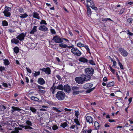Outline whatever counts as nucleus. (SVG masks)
<instances>
[{"mask_svg": "<svg viewBox=\"0 0 133 133\" xmlns=\"http://www.w3.org/2000/svg\"><path fill=\"white\" fill-rule=\"evenodd\" d=\"M91 77L87 76L86 75H83L80 77H77L75 80L77 83L79 84H82L86 81H88L91 78Z\"/></svg>", "mask_w": 133, "mask_h": 133, "instance_id": "1", "label": "nucleus"}, {"mask_svg": "<svg viewBox=\"0 0 133 133\" xmlns=\"http://www.w3.org/2000/svg\"><path fill=\"white\" fill-rule=\"evenodd\" d=\"M65 95V94L64 92L60 91L57 92L56 94V97L58 100L62 101L64 99Z\"/></svg>", "mask_w": 133, "mask_h": 133, "instance_id": "2", "label": "nucleus"}, {"mask_svg": "<svg viewBox=\"0 0 133 133\" xmlns=\"http://www.w3.org/2000/svg\"><path fill=\"white\" fill-rule=\"evenodd\" d=\"M71 52L73 55L77 56H80L82 54L81 52L75 47L72 48L71 49Z\"/></svg>", "mask_w": 133, "mask_h": 133, "instance_id": "3", "label": "nucleus"}, {"mask_svg": "<svg viewBox=\"0 0 133 133\" xmlns=\"http://www.w3.org/2000/svg\"><path fill=\"white\" fill-rule=\"evenodd\" d=\"M87 76H92L94 72V69L90 68H86L84 70Z\"/></svg>", "mask_w": 133, "mask_h": 133, "instance_id": "4", "label": "nucleus"}, {"mask_svg": "<svg viewBox=\"0 0 133 133\" xmlns=\"http://www.w3.org/2000/svg\"><path fill=\"white\" fill-rule=\"evenodd\" d=\"M26 123L28 125L25 127V128L29 131H32L34 130L30 126H32V123L31 122L29 121H27L26 122Z\"/></svg>", "mask_w": 133, "mask_h": 133, "instance_id": "5", "label": "nucleus"}, {"mask_svg": "<svg viewBox=\"0 0 133 133\" xmlns=\"http://www.w3.org/2000/svg\"><path fill=\"white\" fill-rule=\"evenodd\" d=\"M118 51L123 57H125L128 56V53L127 51L122 48H120L118 49Z\"/></svg>", "mask_w": 133, "mask_h": 133, "instance_id": "6", "label": "nucleus"}, {"mask_svg": "<svg viewBox=\"0 0 133 133\" xmlns=\"http://www.w3.org/2000/svg\"><path fill=\"white\" fill-rule=\"evenodd\" d=\"M1 125H2L4 128L8 129V122L7 121L4 120L2 122H0V131L3 130Z\"/></svg>", "mask_w": 133, "mask_h": 133, "instance_id": "7", "label": "nucleus"}, {"mask_svg": "<svg viewBox=\"0 0 133 133\" xmlns=\"http://www.w3.org/2000/svg\"><path fill=\"white\" fill-rule=\"evenodd\" d=\"M15 123L13 124H10L9 123V129L10 130H11L15 128V130L12 131L10 133H18L19 132L18 129H16L15 127Z\"/></svg>", "mask_w": 133, "mask_h": 133, "instance_id": "8", "label": "nucleus"}, {"mask_svg": "<svg viewBox=\"0 0 133 133\" xmlns=\"http://www.w3.org/2000/svg\"><path fill=\"white\" fill-rule=\"evenodd\" d=\"M52 40L54 41L56 43H62L63 42V39H62L61 38L57 36H55L53 37Z\"/></svg>", "mask_w": 133, "mask_h": 133, "instance_id": "9", "label": "nucleus"}, {"mask_svg": "<svg viewBox=\"0 0 133 133\" xmlns=\"http://www.w3.org/2000/svg\"><path fill=\"white\" fill-rule=\"evenodd\" d=\"M12 108L13 109L12 110V112H13L14 111L16 110L19 111L20 112H21L22 114H25L27 113V111L23 109H20L18 108L13 107H12Z\"/></svg>", "mask_w": 133, "mask_h": 133, "instance_id": "10", "label": "nucleus"}, {"mask_svg": "<svg viewBox=\"0 0 133 133\" xmlns=\"http://www.w3.org/2000/svg\"><path fill=\"white\" fill-rule=\"evenodd\" d=\"M79 88L77 87H73L72 88V91L74 95L78 94L79 92H81V91H79Z\"/></svg>", "mask_w": 133, "mask_h": 133, "instance_id": "11", "label": "nucleus"}, {"mask_svg": "<svg viewBox=\"0 0 133 133\" xmlns=\"http://www.w3.org/2000/svg\"><path fill=\"white\" fill-rule=\"evenodd\" d=\"M93 84L91 83H86L84 85L83 88L85 89H90L93 87Z\"/></svg>", "mask_w": 133, "mask_h": 133, "instance_id": "12", "label": "nucleus"}, {"mask_svg": "<svg viewBox=\"0 0 133 133\" xmlns=\"http://www.w3.org/2000/svg\"><path fill=\"white\" fill-rule=\"evenodd\" d=\"M25 36L26 34H24L22 33L18 35L16 38L18 39L20 41H21L24 39Z\"/></svg>", "mask_w": 133, "mask_h": 133, "instance_id": "13", "label": "nucleus"}, {"mask_svg": "<svg viewBox=\"0 0 133 133\" xmlns=\"http://www.w3.org/2000/svg\"><path fill=\"white\" fill-rule=\"evenodd\" d=\"M41 70L43 72H45L46 74L49 75L51 74V70L50 68L49 67L42 69Z\"/></svg>", "mask_w": 133, "mask_h": 133, "instance_id": "14", "label": "nucleus"}, {"mask_svg": "<svg viewBox=\"0 0 133 133\" xmlns=\"http://www.w3.org/2000/svg\"><path fill=\"white\" fill-rule=\"evenodd\" d=\"M71 89L70 87L68 84L65 85L63 87V90L68 93L70 92Z\"/></svg>", "mask_w": 133, "mask_h": 133, "instance_id": "15", "label": "nucleus"}, {"mask_svg": "<svg viewBox=\"0 0 133 133\" xmlns=\"http://www.w3.org/2000/svg\"><path fill=\"white\" fill-rule=\"evenodd\" d=\"M38 29L40 30L44 31H46L48 30V28L43 25H41L39 27Z\"/></svg>", "mask_w": 133, "mask_h": 133, "instance_id": "16", "label": "nucleus"}, {"mask_svg": "<svg viewBox=\"0 0 133 133\" xmlns=\"http://www.w3.org/2000/svg\"><path fill=\"white\" fill-rule=\"evenodd\" d=\"M86 119L87 122L89 124L92 123L93 122V119L92 117L90 116H88L86 117Z\"/></svg>", "mask_w": 133, "mask_h": 133, "instance_id": "17", "label": "nucleus"}, {"mask_svg": "<svg viewBox=\"0 0 133 133\" xmlns=\"http://www.w3.org/2000/svg\"><path fill=\"white\" fill-rule=\"evenodd\" d=\"M78 60L79 61L84 63H87L88 61L87 59L83 57H80Z\"/></svg>", "mask_w": 133, "mask_h": 133, "instance_id": "18", "label": "nucleus"}, {"mask_svg": "<svg viewBox=\"0 0 133 133\" xmlns=\"http://www.w3.org/2000/svg\"><path fill=\"white\" fill-rule=\"evenodd\" d=\"M56 83H53L52 86L50 89V90L52 92V94H54L55 93V91L56 89V87L55 86V85H56Z\"/></svg>", "mask_w": 133, "mask_h": 133, "instance_id": "19", "label": "nucleus"}, {"mask_svg": "<svg viewBox=\"0 0 133 133\" xmlns=\"http://www.w3.org/2000/svg\"><path fill=\"white\" fill-rule=\"evenodd\" d=\"M38 83L41 85H43L45 83V81L42 78H39L37 80Z\"/></svg>", "mask_w": 133, "mask_h": 133, "instance_id": "20", "label": "nucleus"}, {"mask_svg": "<svg viewBox=\"0 0 133 133\" xmlns=\"http://www.w3.org/2000/svg\"><path fill=\"white\" fill-rule=\"evenodd\" d=\"M4 15L7 17H8V6H5L4 10L3 12Z\"/></svg>", "mask_w": 133, "mask_h": 133, "instance_id": "21", "label": "nucleus"}, {"mask_svg": "<svg viewBox=\"0 0 133 133\" xmlns=\"http://www.w3.org/2000/svg\"><path fill=\"white\" fill-rule=\"evenodd\" d=\"M94 126L95 127V129L98 130L99 128L100 125L99 123L97 121H95L94 123Z\"/></svg>", "mask_w": 133, "mask_h": 133, "instance_id": "22", "label": "nucleus"}, {"mask_svg": "<svg viewBox=\"0 0 133 133\" xmlns=\"http://www.w3.org/2000/svg\"><path fill=\"white\" fill-rule=\"evenodd\" d=\"M37 26H34L33 27L32 29L29 32V33L31 34H34L37 31Z\"/></svg>", "mask_w": 133, "mask_h": 133, "instance_id": "23", "label": "nucleus"}, {"mask_svg": "<svg viewBox=\"0 0 133 133\" xmlns=\"http://www.w3.org/2000/svg\"><path fill=\"white\" fill-rule=\"evenodd\" d=\"M87 5L89 7L91 6V5H94V4L93 1L91 0H86Z\"/></svg>", "mask_w": 133, "mask_h": 133, "instance_id": "24", "label": "nucleus"}, {"mask_svg": "<svg viewBox=\"0 0 133 133\" xmlns=\"http://www.w3.org/2000/svg\"><path fill=\"white\" fill-rule=\"evenodd\" d=\"M87 14L89 16L91 15V10L88 5H87Z\"/></svg>", "mask_w": 133, "mask_h": 133, "instance_id": "25", "label": "nucleus"}, {"mask_svg": "<svg viewBox=\"0 0 133 133\" xmlns=\"http://www.w3.org/2000/svg\"><path fill=\"white\" fill-rule=\"evenodd\" d=\"M33 17L38 19H40V16L39 14L37 12H34L33 14Z\"/></svg>", "mask_w": 133, "mask_h": 133, "instance_id": "26", "label": "nucleus"}, {"mask_svg": "<svg viewBox=\"0 0 133 133\" xmlns=\"http://www.w3.org/2000/svg\"><path fill=\"white\" fill-rule=\"evenodd\" d=\"M40 73V72L39 71H34L32 73V74L34 77H36L37 76L39 75Z\"/></svg>", "mask_w": 133, "mask_h": 133, "instance_id": "27", "label": "nucleus"}, {"mask_svg": "<svg viewBox=\"0 0 133 133\" xmlns=\"http://www.w3.org/2000/svg\"><path fill=\"white\" fill-rule=\"evenodd\" d=\"M28 16V15L26 14V13H24L23 14H20L19 15V17L21 18H26Z\"/></svg>", "mask_w": 133, "mask_h": 133, "instance_id": "28", "label": "nucleus"}, {"mask_svg": "<svg viewBox=\"0 0 133 133\" xmlns=\"http://www.w3.org/2000/svg\"><path fill=\"white\" fill-rule=\"evenodd\" d=\"M56 89L61 90H63V87L62 84H59L56 87Z\"/></svg>", "mask_w": 133, "mask_h": 133, "instance_id": "29", "label": "nucleus"}, {"mask_svg": "<svg viewBox=\"0 0 133 133\" xmlns=\"http://www.w3.org/2000/svg\"><path fill=\"white\" fill-rule=\"evenodd\" d=\"M11 42L12 43L17 44L19 42V41L18 39L13 38L11 40Z\"/></svg>", "mask_w": 133, "mask_h": 133, "instance_id": "30", "label": "nucleus"}, {"mask_svg": "<svg viewBox=\"0 0 133 133\" xmlns=\"http://www.w3.org/2000/svg\"><path fill=\"white\" fill-rule=\"evenodd\" d=\"M102 20L104 22V23H106L107 21H110L113 22V21L110 18H102Z\"/></svg>", "mask_w": 133, "mask_h": 133, "instance_id": "31", "label": "nucleus"}, {"mask_svg": "<svg viewBox=\"0 0 133 133\" xmlns=\"http://www.w3.org/2000/svg\"><path fill=\"white\" fill-rule=\"evenodd\" d=\"M114 82L113 81H112L111 82H109L108 84L107 85V87L108 88L110 87H111L114 86Z\"/></svg>", "mask_w": 133, "mask_h": 133, "instance_id": "32", "label": "nucleus"}, {"mask_svg": "<svg viewBox=\"0 0 133 133\" xmlns=\"http://www.w3.org/2000/svg\"><path fill=\"white\" fill-rule=\"evenodd\" d=\"M59 47L61 48H65L68 47V45L66 44L62 43L59 44Z\"/></svg>", "mask_w": 133, "mask_h": 133, "instance_id": "33", "label": "nucleus"}, {"mask_svg": "<svg viewBox=\"0 0 133 133\" xmlns=\"http://www.w3.org/2000/svg\"><path fill=\"white\" fill-rule=\"evenodd\" d=\"M14 51L15 53H18L19 51V49L18 47L16 46L14 48Z\"/></svg>", "mask_w": 133, "mask_h": 133, "instance_id": "34", "label": "nucleus"}, {"mask_svg": "<svg viewBox=\"0 0 133 133\" xmlns=\"http://www.w3.org/2000/svg\"><path fill=\"white\" fill-rule=\"evenodd\" d=\"M84 45L81 42H78L77 44V46L79 48L83 47L84 46Z\"/></svg>", "mask_w": 133, "mask_h": 133, "instance_id": "35", "label": "nucleus"}, {"mask_svg": "<svg viewBox=\"0 0 133 133\" xmlns=\"http://www.w3.org/2000/svg\"><path fill=\"white\" fill-rule=\"evenodd\" d=\"M66 113L68 114H70L71 113V111H72V110L70 109H68L67 108H65L64 109Z\"/></svg>", "mask_w": 133, "mask_h": 133, "instance_id": "36", "label": "nucleus"}, {"mask_svg": "<svg viewBox=\"0 0 133 133\" xmlns=\"http://www.w3.org/2000/svg\"><path fill=\"white\" fill-rule=\"evenodd\" d=\"M83 47H84L86 49L87 52H88L90 54V50L88 45H84Z\"/></svg>", "mask_w": 133, "mask_h": 133, "instance_id": "37", "label": "nucleus"}, {"mask_svg": "<svg viewBox=\"0 0 133 133\" xmlns=\"http://www.w3.org/2000/svg\"><path fill=\"white\" fill-rule=\"evenodd\" d=\"M78 125H72L70 127V128L72 129H75L76 130H77L78 129Z\"/></svg>", "mask_w": 133, "mask_h": 133, "instance_id": "38", "label": "nucleus"}, {"mask_svg": "<svg viewBox=\"0 0 133 133\" xmlns=\"http://www.w3.org/2000/svg\"><path fill=\"white\" fill-rule=\"evenodd\" d=\"M68 124L66 122H65L63 123L61 125V127H62L63 128H64L67 127Z\"/></svg>", "mask_w": 133, "mask_h": 133, "instance_id": "39", "label": "nucleus"}, {"mask_svg": "<svg viewBox=\"0 0 133 133\" xmlns=\"http://www.w3.org/2000/svg\"><path fill=\"white\" fill-rule=\"evenodd\" d=\"M30 110L33 113H35L37 111V109L33 107L30 108Z\"/></svg>", "mask_w": 133, "mask_h": 133, "instance_id": "40", "label": "nucleus"}, {"mask_svg": "<svg viewBox=\"0 0 133 133\" xmlns=\"http://www.w3.org/2000/svg\"><path fill=\"white\" fill-rule=\"evenodd\" d=\"M6 108L5 106L3 105L0 106V111H4V110H5Z\"/></svg>", "mask_w": 133, "mask_h": 133, "instance_id": "41", "label": "nucleus"}, {"mask_svg": "<svg viewBox=\"0 0 133 133\" xmlns=\"http://www.w3.org/2000/svg\"><path fill=\"white\" fill-rule=\"evenodd\" d=\"M75 122L76 124V125L79 126L80 125V123L79 121H78V118H76L74 119Z\"/></svg>", "mask_w": 133, "mask_h": 133, "instance_id": "42", "label": "nucleus"}, {"mask_svg": "<svg viewBox=\"0 0 133 133\" xmlns=\"http://www.w3.org/2000/svg\"><path fill=\"white\" fill-rule=\"evenodd\" d=\"M31 99L33 100L38 101L39 100V99L36 97L35 96H32L31 97Z\"/></svg>", "mask_w": 133, "mask_h": 133, "instance_id": "43", "label": "nucleus"}, {"mask_svg": "<svg viewBox=\"0 0 133 133\" xmlns=\"http://www.w3.org/2000/svg\"><path fill=\"white\" fill-rule=\"evenodd\" d=\"M36 46V44L35 43H31L30 44V48L31 49H33Z\"/></svg>", "mask_w": 133, "mask_h": 133, "instance_id": "44", "label": "nucleus"}, {"mask_svg": "<svg viewBox=\"0 0 133 133\" xmlns=\"http://www.w3.org/2000/svg\"><path fill=\"white\" fill-rule=\"evenodd\" d=\"M52 129L55 130L58 129V127L56 125H53L52 127Z\"/></svg>", "mask_w": 133, "mask_h": 133, "instance_id": "45", "label": "nucleus"}, {"mask_svg": "<svg viewBox=\"0 0 133 133\" xmlns=\"http://www.w3.org/2000/svg\"><path fill=\"white\" fill-rule=\"evenodd\" d=\"M2 25L3 26H6L8 25V22L4 20L2 22Z\"/></svg>", "mask_w": 133, "mask_h": 133, "instance_id": "46", "label": "nucleus"}, {"mask_svg": "<svg viewBox=\"0 0 133 133\" xmlns=\"http://www.w3.org/2000/svg\"><path fill=\"white\" fill-rule=\"evenodd\" d=\"M95 87H94L91 88L90 89H88V90L86 91V92L87 93H89L94 90L95 89Z\"/></svg>", "mask_w": 133, "mask_h": 133, "instance_id": "47", "label": "nucleus"}, {"mask_svg": "<svg viewBox=\"0 0 133 133\" xmlns=\"http://www.w3.org/2000/svg\"><path fill=\"white\" fill-rule=\"evenodd\" d=\"M4 64L6 65H8V60L5 59L4 60Z\"/></svg>", "mask_w": 133, "mask_h": 133, "instance_id": "48", "label": "nucleus"}, {"mask_svg": "<svg viewBox=\"0 0 133 133\" xmlns=\"http://www.w3.org/2000/svg\"><path fill=\"white\" fill-rule=\"evenodd\" d=\"M52 109L53 110H55V111H56L57 112H61V111L60 110H59L58 109H57V108L56 107H53L52 108Z\"/></svg>", "mask_w": 133, "mask_h": 133, "instance_id": "49", "label": "nucleus"}, {"mask_svg": "<svg viewBox=\"0 0 133 133\" xmlns=\"http://www.w3.org/2000/svg\"><path fill=\"white\" fill-rule=\"evenodd\" d=\"M118 65L119 66L120 68L122 69H124V68L123 67V66L122 64L120 63V61H119V62L118 63Z\"/></svg>", "mask_w": 133, "mask_h": 133, "instance_id": "50", "label": "nucleus"}, {"mask_svg": "<svg viewBox=\"0 0 133 133\" xmlns=\"http://www.w3.org/2000/svg\"><path fill=\"white\" fill-rule=\"evenodd\" d=\"M125 9L124 8H122L119 11V14H122L125 11Z\"/></svg>", "mask_w": 133, "mask_h": 133, "instance_id": "51", "label": "nucleus"}, {"mask_svg": "<svg viewBox=\"0 0 133 133\" xmlns=\"http://www.w3.org/2000/svg\"><path fill=\"white\" fill-rule=\"evenodd\" d=\"M40 24H43L45 25H46L47 24V23H46V21L43 20H42L41 21V22H40Z\"/></svg>", "mask_w": 133, "mask_h": 133, "instance_id": "52", "label": "nucleus"}, {"mask_svg": "<svg viewBox=\"0 0 133 133\" xmlns=\"http://www.w3.org/2000/svg\"><path fill=\"white\" fill-rule=\"evenodd\" d=\"M109 68H110V70L111 71V72L112 73L114 74L115 72V69H113L112 68L111 66H109Z\"/></svg>", "mask_w": 133, "mask_h": 133, "instance_id": "53", "label": "nucleus"}, {"mask_svg": "<svg viewBox=\"0 0 133 133\" xmlns=\"http://www.w3.org/2000/svg\"><path fill=\"white\" fill-rule=\"evenodd\" d=\"M3 71H6L5 68L2 66H0V72H2Z\"/></svg>", "mask_w": 133, "mask_h": 133, "instance_id": "54", "label": "nucleus"}, {"mask_svg": "<svg viewBox=\"0 0 133 133\" xmlns=\"http://www.w3.org/2000/svg\"><path fill=\"white\" fill-rule=\"evenodd\" d=\"M79 113V112L78 111H75V116L77 118H78V116Z\"/></svg>", "mask_w": 133, "mask_h": 133, "instance_id": "55", "label": "nucleus"}, {"mask_svg": "<svg viewBox=\"0 0 133 133\" xmlns=\"http://www.w3.org/2000/svg\"><path fill=\"white\" fill-rule=\"evenodd\" d=\"M132 21H133V19L131 18H128L127 19V22H129L131 24L132 23Z\"/></svg>", "mask_w": 133, "mask_h": 133, "instance_id": "56", "label": "nucleus"}, {"mask_svg": "<svg viewBox=\"0 0 133 133\" xmlns=\"http://www.w3.org/2000/svg\"><path fill=\"white\" fill-rule=\"evenodd\" d=\"M38 91L40 93L42 94H44L46 91L45 90H42L41 89H39Z\"/></svg>", "mask_w": 133, "mask_h": 133, "instance_id": "57", "label": "nucleus"}, {"mask_svg": "<svg viewBox=\"0 0 133 133\" xmlns=\"http://www.w3.org/2000/svg\"><path fill=\"white\" fill-rule=\"evenodd\" d=\"M90 7L93 9L95 10H98L97 8L95 6L94 4V5H91V6H90Z\"/></svg>", "mask_w": 133, "mask_h": 133, "instance_id": "58", "label": "nucleus"}, {"mask_svg": "<svg viewBox=\"0 0 133 133\" xmlns=\"http://www.w3.org/2000/svg\"><path fill=\"white\" fill-rule=\"evenodd\" d=\"M26 69L27 72H28L29 73H31V70L28 67H26Z\"/></svg>", "mask_w": 133, "mask_h": 133, "instance_id": "59", "label": "nucleus"}, {"mask_svg": "<svg viewBox=\"0 0 133 133\" xmlns=\"http://www.w3.org/2000/svg\"><path fill=\"white\" fill-rule=\"evenodd\" d=\"M38 88L39 89L42 90L43 89H44L45 88V87H43L41 85H38Z\"/></svg>", "mask_w": 133, "mask_h": 133, "instance_id": "60", "label": "nucleus"}, {"mask_svg": "<svg viewBox=\"0 0 133 133\" xmlns=\"http://www.w3.org/2000/svg\"><path fill=\"white\" fill-rule=\"evenodd\" d=\"M50 31L51 33L53 34H56V32L54 29H50Z\"/></svg>", "mask_w": 133, "mask_h": 133, "instance_id": "61", "label": "nucleus"}, {"mask_svg": "<svg viewBox=\"0 0 133 133\" xmlns=\"http://www.w3.org/2000/svg\"><path fill=\"white\" fill-rule=\"evenodd\" d=\"M110 124L109 123H105L104 125L105 127H110Z\"/></svg>", "mask_w": 133, "mask_h": 133, "instance_id": "62", "label": "nucleus"}, {"mask_svg": "<svg viewBox=\"0 0 133 133\" xmlns=\"http://www.w3.org/2000/svg\"><path fill=\"white\" fill-rule=\"evenodd\" d=\"M89 63L91 64L92 65H94L95 64V63L92 60H91L89 61Z\"/></svg>", "mask_w": 133, "mask_h": 133, "instance_id": "63", "label": "nucleus"}, {"mask_svg": "<svg viewBox=\"0 0 133 133\" xmlns=\"http://www.w3.org/2000/svg\"><path fill=\"white\" fill-rule=\"evenodd\" d=\"M87 130V133H91L92 131V130L91 129H88Z\"/></svg>", "mask_w": 133, "mask_h": 133, "instance_id": "64", "label": "nucleus"}]
</instances>
